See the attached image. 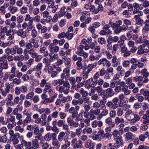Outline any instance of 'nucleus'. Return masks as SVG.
Returning a JSON list of instances; mask_svg holds the SVG:
<instances>
[{
    "label": "nucleus",
    "mask_w": 149,
    "mask_h": 149,
    "mask_svg": "<svg viewBox=\"0 0 149 149\" xmlns=\"http://www.w3.org/2000/svg\"><path fill=\"white\" fill-rule=\"evenodd\" d=\"M52 144L54 146H56V148H59L60 147V145L58 144V141L57 139L55 140H53L52 142Z\"/></svg>",
    "instance_id": "e433bc0d"
},
{
    "label": "nucleus",
    "mask_w": 149,
    "mask_h": 149,
    "mask_svg": "<svg viewBox=\"0 0 149 149\" xmlns=\"http://www.w3.org/2000/svg\"><path fill=\"white\" fill-rule=\"evenodd\" d=\"M97 41L99 44L102 45L104 44L106 42V41L105 38L102 37L99 38Z\"/></svg>",
    "instance_id": "cd10ccee"
},
{
    "label": "nucleus",
    "mask_w": 149,
    "mask_h": 149,
    "mask_svg": "<svg viewBox=\"0 0 149 149\" xmlns=\"http://www.w3.org/2000/svg\"><path fill=\"white\" fill-rule=\"evenodd\" d=\"M83 72L84 74L83 79H84L85 80L88 77L89 72H88L86 71H84Z\"/></svg>",
    "instance_id": "de8ad7c7"
},
{
    "label": "nucleus",
    "mask_w": 149,
    "mask_h": 149,
    "mask_svg": "<svg viewBox=\"0 0 149 149\" xmlns=\"http://www.w3.org/2000/svg\"><path fill=\"white\" fill-rule=\"evenodd\" d=\"M6 87L5 89V91L6 93H8L10 91V89L12 88L14 86L13 83H11L10 84H6Z\"/></svg>",
    "instance_id": "2eb2a0df"
},
{
    "label": "nucleus",
    "mask_w": 149,
    "mask_h": 149,
    "mask_svg": "<svg viewBox=\"0 0 149 149\" xmlns=\"http://www.w3.org/2000/svg\"><path fill=\"white\" fill-rule=\"evenodd\" d=\"M31 121V117H27L23 121V123L24 125H26L27 123H29Z\"/></svg>",
    "instance_id": "473e14b6"
},
{
    "label": "nucleus",
    "mask_w": 149,
    "mask_h": 149,
    "mask_svg": "<svg viewBox=\"0 0 149 149\" xmlns=\"http://www.w3.org/2000/svg\"><path fill=\"white\" fill-rule=\"evenodd\" d=\"M94 68V67L93 66L92 64H89L87 66V71H86L89 73Z\"/></svg>",
    "instance_id": "09e8293b"
},
{
    "label": "nucleus",
    "mask_w": 149,
    "mask_h": 149,
    "mask_svg": "<svg viewBox=\"0 0 149 149\" xmlns=\"http://www.w3.org/2000/svg\"><path fill=\"white\" fill-rule=\"evenodd\" d=\"M14 60L16 61H22L24 59V56L23 55L15 56L14 57Z\"/></svg>",
    "instance_id": "4be33fe9"
},
{
    "label": "nucleus",
    "mask_w": 149,
    "mask_h": 149,
    "mask_svg": "<svg viewBox=\"0 0 149 149\" xmlns=\"http://www.w3.org/2000/svg\"><path fill=\"white\" fill-rule=\"evenodd\" d=\"M76 118V121H81L82 120V113H80L78 116H77Z\"/></svg>",
    "instance_id": "4c0bfd02"
},
{
    "label": "nucleus",
    "mask_w": 149,
    "mask_h": 149,
    "mask_svg": "<svg viewBox=\"0 0 149 149\" xmlns=\"http://www.w3.org/2000/svg\"><path fill=\"white\" fill-rule=\"evenodd\" d=\"M19 88L20 91L22 93H25L27 91V88L26 86H22Z\"/></svg>",
    "instance_id": "f704fd0d"
},
{
    "label": "nucleus",
    "mask_w": 149,
    "mask_h": 149,
    "mask_svg": "<svg viewBox=\"0 0 149 149\" xmlns=\"http://www.w3.org/2000/svg\"><path fill=\"white\" fill-rule=\"evenodd\" d=\"M22 78L24 81H27L29 79V77L27 74H25L23 75Z\"/></svg>",
    "instance_id": "69168bd1"
},
{
    "label": "nucleus",
    "mask_w": 149,
    "mask_h": 149,
    "mask_svg": "<svg viewBox=\"0 0 149 149\" xmlns=\"http://www.w3.org/2000/svg\"><path fill=\"white\" fill-rule=\"evenodd\" d=\"M79 108V106H75V108L73 107H72L68 109L69 113L72 114V118H74L78 115V111Z\"/></svg>",
    "instance_id": "f03ea898"
},
{
    "label": "nucleus",
    "mask_w": 149,
    "mask_h": 149,
    "mask_svg": "<svg viewBox=\"0 0 149 149\" xmlns=\"http://www.w3.org/2000/svg\"><path fill=\"white\" fill-rule=\"evenodd\" d=\"M45 140L47 141H49L51 140L52 138L53 140H56V133H49L46 134L44 137Z\"/></svg>",
    "instance_id": "7ed1b4c3"
},
{
    "label": "nucleus",
    "mask_w": 149,
    "mask_h": 149,
    "mask_svg": "<svg viewBox=\"0 0 149 149\" xmlns=\"http://www.w3.org/2000/svg\"><path fill=\"white\" fill-rule=\"evenodd\" d=\"M130 61L126 60L123 61V65L124 67H128L130 64Z\"/></svg>",
    "instance_id": "603ef678"
},
{
    "label": "nucleus",
    "mask_w": 149,
    "mask_h": 149,
    "mask_svg": "<svg viewBox=\"0 0 149 149\" xmlns=\"http://www.w3.org/2000/svg\"><path fill=\"white\" fill-rule=\"evenodd\" d=\"M7 138L5 136L1 137L0 136V142L5 143L7 141Z\"/></svg>",
    "instance_id": "79ce46f5"
},
{
    "label": "nucleus",
    "mask_w": 149,
    "mask_h": 149,
    "mask_svg": "<svg viewBox=\"0 0 149 149\" xmlns=\"http://www.w3.org/2000/svg\"><path fill=\"white\" fill-rule=\"evenodd\" d=\"M117 113L118 116H121L123 113V110L121 108H118Z\"/></svg>",
    "instance_id": "3c124183"
},
{
    "label": "nucleus",
    "mask_w": 149,
    "mask_h": 149,
    "mask_svg": "<svg viewBox=\"0 0 149 149\" xmlns=\"http://www.w3.org/2000/svg\"><path fill=\"white\" fill-rule=\"evenodd\" d=\"M143 79V77L142 76H136L133 78V80L134 81L136 82L139 81L141 82Z\"/></svg>",
    "instance_id": "393cba45"
},
{
    "label": "nucleus",
    "mask_w": 149,
    "mask_h": 149,
    "mask_svg": "<svg viewBox=\"0 0 149 149\" xmlns=\"http://www.w3.org/2000/svg\"><path fill=\"white\" fill-rule=\"evenodd\" d=\"M67 122L68 124L70 126H72L74 125V121L71 119V118L69 117L67 119Z\"/></svg>",
    "instance_id": "a18cd8bd"
},
{
    "label": "nucleus",
    "mask_w": 149,
    "mask_h": 149,
    "mask_svg": "<svg viewBox=\"0 0 149 149\" xmlns=\"http://www.w3.org/2000/svg\"><path fill=\"white\" fill-rule=\"evenodd\" d=\"M105 122L109 125H111V127H113L115 125L114 122H113L112 119L110 117H108L105 120Z\"/></svg>",
    "instance_id": "ddd939ff"
},
{
    "label": "nucleus",
    "mask_w": 149,
    "mask_h": 149,
    "mask_svg": "<svg viewBox=\"0 0 149 149\" xmlns=\"http://www.w3.org/2000/svg\"><path fill=\"white\" fill-rule=\"evenodd\" d=\"M65 135V133L63 132H61L58 136V139L60 141H62L63 140V137Z\"/></svg>",
    "instance_id": "bb28decb"
},
{
    "label": "nucleus",
    "mask_w": 149,
    "mask_h": 149,
    "mask_svg": "<svg viewBox=\"0 0 149 149\" xmlns=\"http://www.w3.org/2000/svg\"><path fill=\"white\" fill-rule=\"evenodd\" d=\"M118 44L114 45H113L112 50V54H114L116 53V51L117 50Z\"/></svg>",
    "instance_id": "2f4dec72"
},
{
    "label": "nucleus",
    "mask_w": 149,
    "mask_h": 149,
    "mask_svg": "<svg viewBox=\"0 0 149 149\" xmlns=\"http://www.w3.org/2000/svg\"><path fill=\"white\" fill-rule=\"evenodd\" d=\"M64 59H65V65L67 66H70V63L71 61V59L69 58H67L66 59L63 58Z\"/></svg>",
    "instance_id": "864d4df0"
},
{
    "label": "nucleus",
    "mask_w": 149,
    "mask_h": 149,
    "mask_svg": "<svg viewBox=\"0 0 149 149\" xmlns=\"http://www.w3.org/2000/svg\"><path fill=\"white\" fill-rule=\"evenodd\" d=\"M16 46L17 47L16 49V52L18 54L21 55V54L23 52V49L21 48H19L18 45H16Z\"/></svg>",
    "instance_id": "72a5a7b5"
},
{
    "label": "nucleus",
    "mask_w": 149,
    "mask_h": 149,
    "mask_svg": "<svg viewBox=\"0 0 149 149\" xmlns=\"http://www.w3.org/2000/svg\"><path fill=\"white\" fill-rule=\"evenodd\" d=\"M64 78H61L58 80V83L59 85H64L65 82L68 81H64L63 79Z\"/></svg>",
    "instance_id": "5fc2aeb1"
},
{
    "label": "nucleus",
    "mask_w": 149,
    "mask_h": 149,
    "mask_svg": "<svg viewBox=\"0 0 149 149\" xmlns=\"http://www.w3.org/2000/svg\"><path fill=\"white\" fill-rule=\"evenodd\" d=\"M70 68L69 67L64 69L63 71V73L61 75V78H65V80L68 79L70 77Z\"/></svg>",
    "instance_id": "20e7f679"
},
{
    "label": "nucleus",
    "mask_w": 149,
    "mask_h": 149,
    "mask_svg": "<svg viewBox=\"0 0 149 149\" xmlns=\"http://www.w3.org/2000/svg\"><path fill=\"white\" fill-rule=\"evenodd\" d=\"M31 35L33 38L36 37L38 35L37 31L35 29H33L32 31Z\"/></svg>",
    "instance_id": "37998d69"
},
{
    "label": "nucleus",
    "mask_w": 149,
    "mask_h": 149,
    "mask_svg": "<svg viewBox=\"0 0 149 149\" xmlns=\"http://www.w3.org/2000/svg\"><path fill=\"white\" fill-rule=\"evenodd\" d=\"M76 64L77 66V69L80 70L81 69V66H82V63L81 62L77 61L76 62Z\"/></svg>",
    "instance_id": "052dcab7"
},
{
    "label": "nucleus",
    "mask_w": 149,
    "mask_h": 149,
    "mask_svg": "<svg viewBox=\"0 0 149 149\" xmlns=\"http://www.w3.org/2000/svg\"><path fill=\"white\" fill-rule=\"evenodd\" d=\"M47 95L45 93L42 94L41 95V98L42 99L44 100L42 101V103L44 104L47 103L49 102V98H47Z\"/></svg>",
    "instance_id": "f3484780"
},
{
    "label": "nucleus",
    "mask_w": 149,
    "mask_h": 149,
    "mask_svg": "<svg viewBox=\"0 0 149 149\" xmlns=\"http://www.w3.org/2000/svg\"><path fill=\"white\" fill-rule=\"evenodd\" d=\"M34 95V93L32 91L28 93L26 96V99H29L33 98Z\"/></svg>",
    "instance_id": "c756f323"
},
{
    "label": "nucleus",
    "mask_w": 149,
    "mask_h": 149,
    "mask_svg": "<svg viewBox=\"0 0 149 149\" xmlns=\"http://www.w3.org/2000/svg\"><path fill=\"white\" fill-rule=\"evenodd\" d=\"M24 19L22 15H20L17 18V21L18 23H20Z\"/></svg>",
    "instance_id": "8fccbe9b"
},
{
    "label": "nucleus",
    "mask_w": 149,
    "mask_h": 149,
    "mask_svg": "<svg viewBox=\"0 0 149 149\" xmlns=\"http://www.w3.org/2000/svg\"><path fill=\"white\" fill-rule=\"evenodd\" d=\"M110 117L114 118L116 115V112L114 111H111L109 113Z\"/></svg>",
    "instance_id": "680f3d73"
},
{
    "label": "nucleus",
    "mask_w": 149,
    "mask_h": 149,
    "mask_svg": "<svg viewBox=\"0 0 149 149\" xmlns=\"http://www.w3.org/2000/svg\"><path fill=\"white\" fill-rule=\"evenodd\" d=\"M82 147V142L81 141L79 140L77 142V143L74 145V148H80Z\"/></svg>",
    "instance_id": "a878e982"
},
{
    "label": "nucleus",
    "mask_w": 149,
    "mask_h": 149,
    "mask_svg": "<svg viewBox=\"0 0 149 149\" xmlns=\"http://www.w3.org/2000/svg\"><path fill=\"white\" fill-rule=\"evenodd\" d=\"M114 140L115 142L113 146L110 148V149H114L115 148H118L120 147H122L123 145V142L121 136H118Z\"/></svg>",
    "instance_id": "f257e3e1"
},
{
    "label": "nucleus",
    "mask_w": 149,
    "mask_h": 149,
    "mask_svg": "<svg viewBox=\"0 0 149 149\" xmlns=\"http://www.w3.org/2000/svg\"><path fill=\"white\" fill-rule=\"evenodd\" d=\"M10 118H8L7 119V121L8 123H9L10 121L12 123L14 122L15 120V118L14 117L10 116Z\"/></svg>",
    "instance_id": "a19ab883"
},
{
    "label": "nucleus",
    "mask_w": 149,
    "mask_h": 149,
    "mask_svg": "<svg viewBox=\"0 0 149 149\" xmlns=\"http://www.w3.org/2000/svg\"><path fill=\"white\" fill-rule=\"evenodd\" d=\"M31 147L29 148V149H38L39 147L38 141L36 139H33L31 142Z\"/></svg>",
    "instance_id": "6e6552de"
},
{
    "label": "nucleus",
    "mask_w": 149,
    "mask_h": 149,
    "mask_svg": "<svg viewBox=\"0 0 149 149\" xmlns=\"http://www.w3.org/2000/svg\"><path fill=\"white\" fill-rule=\"evenodd\" d=\"M10 45V42H3L2 41L0 43V46L3 48H5L8 45Z\"/></svg>",
    "instance_id": "7c9ffc66"
},
{
    "label": "nucleus",
    "mask_w": 149,
    "mask_h": 149,
    "mask_svg": "<svg viewBox=\"0 0 149 149\" xmlns=\"http://www.w3.org/2000/svg\"><path fill=\"white\" fill-rule=\"evenodd\" d=\"M118 131L117 130H115L112 132V135L113 136V137L115 138H116L117 136L118 135Z\"/></svg>",
    "instance_id": "c03bdc74"
},
{
    "label": "nucleus",
    "mask_w": 149,
    "mask_h": 149,
    "mask_svg": "<svg viewBox=\"0 0 149 149\" xmlns=\"http://www.w3.org/2000/svg\"><path fill=\"white\" fill-rule=\"evenodd\" d=\"M111 134L110 133H109L108 132L104 133V135L102 139H107L108 140H109L111 139Z\"/></svg>",
    "instance_id": "6ab92c4d"
},
{
    "label": "nucleus",
    "mask_w": 149,
    "mask_h": 149,
    "mask_svg": "<svg viewBox=\"0 0 149 149\" xmlns=\"http://www.w3.org/2000/svg\"><path fill=\"white\" fill-rule=\"evenodd\" d=\"M51 74V76L52 77H54L58 74V72L56 71H52L50 72Z\"/></svg>",
    "instance_id": "338daca9"
},
{
    "label": "nucleus",
    "mask_w": 149,
    "mask_h": 149,
    "mask_svg": "<svg viewBox=\"0 0 149 149\" xmlns=\"http://www.w3.org/2000/svg\"><path fill=\"white\" fill-rule=\"evenodd\" d=\"M17 34L18 36H21L23 38H24L26 36V32L23 31L22 30L20 29L17 32Z\"/></svg>",
    "instance_id": "a211bd4d"
},
{
    "label": "nucleus",
    "mask_w": 149,
    "mask_h": 149,
    "mask_svg": "<svg viewBox=\"0 0 149 149\" xmlns=\"http://www.w3.org/2000/svg\"><path fill=\"white\" fill-rule=\"evenodd\" d=\"M137 16L135 15L134 17L136 20V23L138 25H142L143 23V20L140 17H137Z\"/></svg>",
    "instance_id": "dca6fc26"
},
{
    "label": "nucleus",
    "mask_w": 149,
    "mask_h": 149,
    "mask_svg": "<svg viewBox=\"0 0 149 149\" xmlns=\"http://www.w3.org/2000/svg\"><path fill=\"white\" fill-rule=\"evenodd\" d=\"M34 103H36L39 100V98L38 95H36L34 97L31 98Z\"/></svg>",
    "instance_id": "c9c22d12"
},
{
    "label": "nucleus",
    "mask_w": 149,
    "mask_h": 149,
    "mask_svg": "<svg viewBox=\"0 0 149 149\" xmlns=\"http://www.w3.org/2000/svg\"><path fill=\"white\" fill-rule=\"evenodd\" d=\"M122 90L124 92V94L125 95L129 94L131 92L130 90H128V87L127 86H123Z\"/></svg>",
    "instance_id": "5701e85b"
},
{
    "label": "nucleus",
    "mask_w": 149,
    "mask_h": 149,
    "mask_svg": "<svg viewBox=\"0 0 149 149\" xmlns=\"http://www.w3.org/2000/svg\"><path fill=\"white\" fill-rule=\"evenodd\" d=\"M104 133V131L100 129L97 132V134H98L99 136H100L101 139H102Z\"/></svg>",
    "instance_id": "49530a36"
},
{
    "label": "nucleus",
    "mask_w": 149,
    "mask_h": 149,
    "mask_svg": "<svg viewBox=\"0 0 149 149\" xmlns=\"http://www.w3.org/2000/svg\"><path fill=\"white\" fill-rule=\"evenodd\" d=\"M65 87L69 88H70V85L69 84V82L67 81L65 82L63 86H60L58 85L56 87V89L58 90L61 93H62L65 89Z\"/></svg>",
    "instance_id": "0eeeda50"
},
{
    "label": "nucleus",
    "mask_w": 149,
    "mask_h": 149,
    "mask_svg": "<svg viewBox=\"0 0 149 149\" xmlns=\"http://www.w3.org/2000/svg\"><path fill=\"white\" fill-rule=\"evenodd\" d=\"M17 47L15 45L12 48H8L5 49V52L8 55H9L10 54L12 55H14L16 53Z\"/></svg>",
    "instance_id": "423d86ee"
},
{
    "label": "nucleus",
    "mask_w": 149,
    "mask_h": 149,
    "mask_svg": "<svg viewBox=\"0 0 149 149\" xmlns=\"http://www.w3.org/2000/svg\"><path fill=\"white\" fill-rule=\"evenodd\" d=\"M67 34L68 32H66V33H65L64 32H62L58 35V38L59 39L63 38L65 37H66V35Z\"/></svg>",
    "instance_id": "ea45409f"
},
{
    "label": "nucleus",
    "mask_w": 149,
    "mask_h": 149,
    "mask_svg": "<svg viewBox=\"0 0 149 149\" xmlns=\"http://www.w3.org/2000/svg\"><path fill=\"white\" fill-rule=\"evenodd\" d=\"M66 116V115L65 113H63L61 112L60 113L59 116L61 119H63L65 118Z\"/></svg>",
    "instance_id": "13d9d810"
},
{
    "label": "nucleus",
    "mask_w": 149,
    "mask_h": 149,
    "mask_svg": "<svg viewBox=\"0 0 149 149\" xmlns=\"http://www.w3.org/2000/svg\"><path fill=\"white\" fill-rule=\"evenodd\" d=\"M70 83L72 85L74 84L76 82V80L75 78L73 77H70L69 79Z\"/></svg>",
    "instance_id": "e2e57ef3"
},
{
    "label": "nucleus",
    "mask_w": 149,
    "mask_h": 149,
    "mask_svg": "<svg viewBox=\"0 0 149 149\" xmlns=\"http://www.w3.org/2000/svg\"><path fill=\"white\" fill-rule=\"evenodd\" d=\"M95 145L94 143H92V141L91 140L88 141L85 144V146L86 148L90 147L89 149H93V147Z\"/></svg>",
    "instance_id": "9b49d317"
},
{
    "label": "nucleus",
    "mask_w": 149,
    "mask_h": 149,
    "mask_svg": "<svg viewBox=\"0 0 149 149\" xmlns=\"http://www.w3.org/2000/svg\"><path fill=\"white\" fill-rule=\"evenodd\" d=\"M64 122L63 120H60L58 121L57 122V125L59 127H61L64 124Z\"/></svg>",
    "instance_id": "774afa93"
},
{
    "label": "nucleus",
    "mask_w": 149,
    "mask_h": 149,
    "mask_svg": "<svg viewBox=\"0 0 149 149\" xmlns=\"http://www.w3.org/2000/svg\"><path fill=\"white\" fill-rule=\"evenodd\" d=\"M123 28L121 26H119L117 27L116 29L114 30V32L116 34H118L122 30Z\"/></svg>",
    "instance_id": "58836bf2"
},
{
    "label": "nucleus",
    "mask_w": 149,
    "mask_h": 149,
    "mask_svg": "<svg viewBox=\"0 0 149 149\" xmlns=\"http://www.w3.org/2000/svg\"><path fill=\"white\" fill-rule=\"evenodd\" d=\"M118 99L116 97H115L112 100V102L113 103V105L111 107V108L113 109H116L118 107L117 103L118 102Z\"/></svg>",
    "instance_id": "9d476101"
},
{
    "label": "nucleus",
    "mask_w": 149,
    "mask_h": 149,
    "mask_svg": "<svg viewBox=\"0 0 149 149\" xmlns=\"http://www.w3.org/2000/svg\"><path fill=\"white\" fill-rule=\"evenodd\" d=\"M125 136V138L127 140L132 139L134 136L132 133L130 132L127 133Z\"/></svg>",
    "instance_id": "412c9836"
},
{
    "label": "nucleus",
    "mask_w": 149,
    "mask_h": 149,
    "mask_svg": "<svg viewBox=\"0 0 149 149\" xmlns=\"http://www.w3.org/2000/svg\"><path fill=\"white\" fill-rule=\"evenodd\" d=\"M124 122V120L122 118H119L118 117H116L115 119V123L118 125L119 123H123Z\"/></svg>",
    "instance_id": "b1692460"
},
{
    "label": "nucleus",
    "mask_w": 149,
    "mask_h": 149,
    "mask_svg": "<svg viewBox=\"0 0 149 149\" xmlns=\"http://www.w3.org/2000/svg\"><path fill=\"white\" fill-rule=\"evenodd\" d=\"M27 10L26 7H23L21 8L20 11L22 13H24L27 12Z\"/></svg>",
    "instance_id": "0e129e2a"
},
{
    "label": "nucleus",
    "mask_w": 149,
    "mask_h": 149,
    "mask_svg": "<svg viewBox=\"0 0 149 149\" xmlns=\"http://www.w3.org/2000/svg\"><path fill=\"white\" fill-rule=\"evenodd\" d=\"M144 23L145 26L142 30V32L144 34L146 33L149 30V20H146Z\"/></svg>",
    "instance_id": "1a4fd4ad"
},
{
    "label": "nucleus",
    "mask_w": 149,
    "mask_h": 149,
    "mask_svg": "<svg viewBox=\"0 0 149 149\" xmlns=\"http://www.w3.org/2000/svg\"><path fill=\"white\" fill-rule=\"evenodd\" d=\"M20 92L19 87H16L15 88V93L16 95H19L20 94Z\"/></svg>",
    "instance_id": "bf43d9fd"
},
{
    "label": "nucleus",
    "mask_w": 149,
    "mask_h": 149,
    "mask_svg": "<svg viewBox=\"0 0 149 149\" xmlns=\"http://www.w3.org/2000/svg\"><path fill=\"white\" fill-rule=\"evenodd\" d=\"M149 44V41L148 40H146L143 41V44L141 45L139 47V49H143V48L145 47L146 45Z\"/></svg>",
    "instance_id": "c85d7f7f"
},
{
    "label": "nucleus",
    "mask_w": 149,
    "mask_h": 149,
    "mask_svg": "<svg viewBox=\"0 0 149 149\" xmlns=\"http://www.w3.org/2000/svg\"><path fill=\"white\" fill-rule=\"evenodd\" d=\"M22 145L24 146L26 148H28L30 147L31 146V142H27L26 141L22 140L21 142Z\"/></svg>",
    "instance_id": "f8f14e48"
},
{
    "label": "nucleus",
    "mask_w": 149,
    "mask_h": 149,
    "mask_svg": "<svg viewBox=\"0 0 149 149\" xmlns=\"http://www.w3.org/2000/svg\"><path fill=\"white\" fill-rule=\"evenodd\" d=\"M42 67V63H40L38 64L36 66H35L33 68L34 71H36V75L39 77L41 73V69Z\"/></svg>",
    "instance_id": "39448f33"
},
{
    "label": "nucleus",
    "mask_w": 149,
    "mask_h": 149,
    "mask_svg": "<svg viewBox=\"0 0 149 149\" xmlns=\"http://www.w3.org/2000/svg\"><path fill=\"white\" fill-rule=\"evenodd\" d=\"M92 33H94L95 31V28L92 26H90L88 29Z\"/></svg>",
    "instance_id": "4d7b16f0"
},
{
    "label": "nucleus",
    "mask_w": 149,
    "mask_h": 149,
    "mask_svg": "<svg viewBox=\"0 0 149 149\" xmlns=\"http://www.w3.org/2000/svg\"><path fill=\"white\" fill-rule=\"evenodd\" d=\"M115 94L113 90L111 88H108L106 91V94L108 97H111L114 95Z\"/></svg>",
    "instance_id": "4468645a"
},
{
    "label": "nucleus",
    "mask_w": 149,
    "mask_h": 149,
    "mask_svg": "<svg viewBox=\"0 0 149 149\" xmlns=\"http://www.w3.org/2000/svg\"><path fill=\"white\" fill-rule=\"evenodd\" d=\"M141 73L143 77H148L149 75V73L147 71V69L146 68L142 69L141 71Z\"/></svg>",
    "instance_id": "aec40b11"
},
{
    "label": "nucleus",
    "mask_w": 149,
    "mask_h": 149,
    "mask_svg": "<svg viewBox=\"0 0 149 149\" xmlns=\"http://www.w3.org/2000/svg\"><path fill=\"white\" fill-rule=\"evenodd\" d=\"M41 118L42 119H43L44 121V124L45 125L46 123V121L45 119L47 118V116L46 114L44 113L42 114L41 116Z\"/></svg>",
    "instance_id": "6e6d98bb"
}]
</instances>
